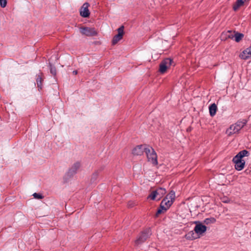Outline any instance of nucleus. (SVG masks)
Wrapping results in <instances>:
<instances>
[{"label":"nucleus","mask_w":251,"mask_h":251,"mask_svg":"<svg viewBox=\"0 0 251 251\" xmlns=\"http://www.w3.org/2000/svg\"><path fill=\"white\" fill-rule=\"evenodd\" d=\"M233 9L235 10V5H233Z\"/></svg>","instance_id":"nucleus-29"},{"label":"nucleus","mask_w":251,"mask_h":251,"mask_svg":"<svg viewBox=\"0 0 251 251\" xmlns=\"http://www.w3.org/2000/svg\"><path fill=\"white\" fill-rule=\"evenodd\" d=\"M250 0H237L236 1V9L248 2Z\"/></svg>","instance_id":"nucleus-20"},{"label":"nucleus","mask_w":251,"mask_h":251,"mask_svg":"<svg viewBox=\"0 0 251 251\" xmlns=\"http://www.w3.org/2000/svg\"><path fill=\"white\" fill-rule=\"evenodd\" d=\"M124 26H121L117 29L118 34L115 35L112 39V44L115 45L122 38L124 34Z\"/></svg>","instance_id":"nucleus-7"},{"label":"nucleus","mask_w":251,"mask_h":251,"mask_svg":"<svg viewBox=\"0 0 251 251\" xmlns=\"http://www.w3.org/2000/svg\"><path fill=\"white\" fill-rule=\"evenodd\" d=\"M89 4L87 2L84 3L80 9V15L86 18L90 15V12L88 9Z\"/></svg>","instance_id":"nucleus-9"},{"label":"nucleus","mask_w":251,"mask_h":251,"mask_svg":"<svg viewBox=\"0 0 251 251\" xmlns=\"http://www.w3.org/2000/svg\"><path fill=\"white\" fill-rule=\"evenodd\" d=\"M217 110V106L215 103H212L209 106V114L211 116L215 115Z\"/></svg>","instance_id":"nucleus-16"},{"label":"nucleus","mask_w":251,"mask_h":251,"mask_svg":"<svg viewBox=\"0 0 251 251\" xmlns=\"http://www.w3.org/2000/svg\"><path fill=\"white\" fill-rule=\"evenodd\" d=\"M42 77L39 75L38 76V77L36 79V84H37L38 88L39 89H42Z\"/></svg>","instance_id":"nucleus-22"},{"label":"nucleus","mask_w":251,"mask_h":251,"mask_svg":"<svg viewBox=\"0 0 251 251\" xmlns=\"http://www.w3.org/2000/svg\"><path fill=\"white\" fill-rule=\"evenodd\" d=\"M232 161L234 162V163H235V156H234L233 159H232Z\"/></svg>","instance_id":"nucleus-28"},{"label":"nucleus","mask_w":251,"mask_h":251,"mask_svg":"<svg viewBox=\"0 0 251 251\" xmlns=\"http://www.w3.org/2000/svg\"><path fill=\"white\" fill-rule=\"evenodd\" d=\"M145 153L149 162L154 165L157 164V155L152 148H147L146 149Z\"/></svg>","instance_id":"nucleus-3"},{"label":"nucleus","mask_w":251,"mask_h":251,"mask_svg":"<svg viewBox=\"0 0 251 251\" xmlns=\"http://www.w3.org/2000/svg\"><path fill=\"white\" fill-rule=\"evenodd\" d=\"M33 196L35 199L38 200H41L43 198V195L39 193H35L33 194Z\"/></svg>","instance_id":"nucleus-24"},{"label":"nucleus","mask_w":251,"mask_h":251,"mask_svg":"<svg viewBox=\"0 0 251 251\" xmlns=\"http://www.w3.org/2000/svg\"><path fill=\"white\" fill-rule=\"evenodd\" d=\"M235 36V31H228L225 33H223L221 35V39L224 40L226 37L229 38H233Z\"/></svg>","instance_id":"nucleus-14"},{"label":"nucleus","mask_w":251,"mask_h":251,"mask_svg":"<svg viewBox=\"0 0 251 251\" xmlns=\"http://www.w3.org/2000/svg\"><path fill=\"white\" fill-rule=\"evenodd\" d=\"M172 60L170 58L164 59L160 64L159 71L161 73H164L167 69L170 68L172 64Z\"/></svg>","instance_id":"nucleus-5"},{"label":"nucleus","mask_w":251,"mask_h":251,"mask_svg":"<svg viewBox=\"0 0 251 251\" xmlns=\"http://www.w3.org/2000/svg\"><path fill=\"white\" fill-rule=\"evenodd\" d=\"M147 148L145 145L137 146L133 149L132 153L134 155H141L143 153L144 151H146Z\"/></svg>","instance_id":"nucleus-10"},{"label":"nucleus","mask_w":251,"mask_h":251,"mask_svg":"<svg viewBox=\"0 0 251 251\" xmlns=\"http://www.w3.org/2000/svg\"><path fill=\"white\" fill-rule=\"evenodd\" d=\"M246 160L238 161L236 160V171H241L245 166Z\"/></svg>","instance_id":"nucleus-17"},{"label":"nucleus","mask_w":251,"mask_h":251,"mask_svg":"<svg viewBox=\"0 0 251 251\" xmlns=\"http://www.w3.org/2000/svg\"><path fill=\"white\" fill-rule=\"evenodd\" d=\"M151 235V232L150 229H146L139 235L135 241L136 245H139L143 243L150 237Z\"/></svg>","instance_id":"nucleus-4"},{"label":"nucleus","mask_w":251,"mask_h":251,"mask_svg":"<svg viewBox=\"0 0 251 251\" xmlns=\"http://www.w3.org/2000/svg\"><path fill=\"white\" fill-rule=\"evenodd\" d=\"M196 225L194 228V231L200 237V235H202L206 231L207 228L206 226L200 222H196Z\"/></svg>","instance_id":"nucleus-8"},{"label":"nucleus","mask_w":251,"mask_h":251,"mask_svg":"<svg viewBox=\"0 0 251 251\" xmlns=\"http://www.w3.org/2000/svg\"><path fill=\"white\" fill-rule=\"evenodd\" d=\"M228 135H231L235 133V126L234 125H231L226 131Z\"/></svg>","instance_id":"nucleus-19"},{"label":"nucleus","mask_w":251,"mask_h":251,"mask_svg":"<svg viewBox=\"0 0 251 251\" xmlns=\"http://www.w3.org/2000/svg\"><path fill=\"white\" fill-rule=\"evenodd\" d=\"M175 198V192L171 191L161 201L160 208L157 211L156 215L158 216L169 209L174 202Z\"/></svg>","instance_id":"nucleus-1"},{"label":"nucleus","mask_w":251,"mask_h":251,"mask_svg":"<svg viewBox=\"0 0 251 251\" xmlns=\"http://www.w3.org/2000/svg\"><path fill=\"white\" fill-rule=\"evenodd\" d=\"M244 37V35L243 33L236 32V42H240Z\"/></svg>","instance_id":"nucleus-23"},{"label":"nucleus","mask_w":251,"mask_h":251,"mask_svg":"<svg viewBox=\"0 0 251 251\" xmlns=\"http://www.w3.org/2000/svg\"><path fill=\"white\" fill-rule=\"evenodd\" d=\"M249 154L250 153L248 151L242 150L236 154V160L238 161L245 160L244 157H248Z\"/></svg>","instance_id":"nucleus-13"},{"label":"nucleus","mask_w":251,"mask_h":251,"mask_svg":"<svg viewBox=\"0 0 251 251\" xmlns=\"http://www.w3.org/2000/svg\"><path fill=\"white\" fill-rule=\"evenodd\" d=\"M80 32L82 34L87 36H94L97 33L94 28L89 27L80 28Z\"/></svg>","instance_id":"nucleus-6"},{"label":"nucleus","mask_w":251,"mask_h":251,"mask_svg":"<svg viewBox=\"0 0 251 251\" xmlns=\"http://www.w3.org/2000/svg\"><path fill=\"white\" fill-rule=\"evenodd\" d=\"M73 74L75 75H76L77 74V71H74L73 72Z\"/></svg>","instance_id":"nucleus-27"},{"label":"nucleus","mask_w":251,"mask_h":251,"mask_svg":"<svg viewBox=\"0 0 251 251\" xmlns=\"http://www.w3.org/2000/svg\"><path fill=\"white\" fill-rule=\"evenodd\" d=\"M186 237L187 239L189 240H194L199 238V235H197L196 232L194 231H191L188 232L186 235Z\"/></svg>","instance_id":"nucleus-18"},{"label":"nucleus","mask_w":251,"mask_h":251,"mask_svg":"<svg viewBox=\"0 0 251 251\" xmlns=\"http://www.w3.org/2000/svg\"><path fill=\"white\" fill-rule=\"evenodd\" d=\"M216 222V219L214 218H209L205 219L203 223L206 225H208L210 224H213Z\"/></svg>","instance_id":"nucleus-21"},{"label":"nucleus","mask_w":251,"mask_h":251,"mask_svg":"<svg viewBox=\"0 0 251 251\" xmlns=\"http://www.w3.org/2000/svg\"><path fill=\"white\" fill-rule=\"evenodd\" d=\"M240 57L244 60L251 58V46L244 50L240 54Z\"/></svg>","instance_id":"nucleus-12"},{"label":"nucleus","mask_w":251,"mask_h":251,"mask_svg":"<svg viewBox=\"0 0 251 251\" xmlns=\"http://www.w3.org/2000/svg\"><path fill=\"white\" fill-rule=\"evenodd\" d=\"M81 164L79 162H77L75 163L71 168L69 169L68 173L70 176H73L76 174L77 171L80 168Z\"/></svg>","instance_id":"nucleus-11"},{"label":"nucleus","mask_w":251,"mask_h":251,"mask_svg":"<svg viewBox=\"0 0 251 251\" xmlns=\"http://www.w3.org/2000/svg\"><path fill=\"white\" fill-rule=\"evenodd\" d=\"M247 122L245 119L238 120L236 123V132L242 128L246 125Z\"/></svg>","instance_id":"nucleus-15"},{"label":"nucleus","mask_w":251,"mask_h":251,"mask_svg":"<svg viewBox=\"0 0 251 251\" xmlns=\"http://www.w3.org/2000/svg\"><path fill=\"white\" fill-rule=\"evenodd\" d=\"M7 5L6 0H0V5L1 7L4 8Z\"/></svg>","instance_id":"nucleus-25"},{"label":"nucleus","mask_w":251,"mask_h":251,"mask_svg":"<svg viewBox=\"0 0 251 251\" xmlns=\"http://www.w3.org/2000/svg\"><path fill=\"white\" fill-rule=\"evenodd\" d=\"M166 190L163 188H158L152 191L148 196V199L151 200L159 201L166 194Z\"/></svg>","instance_id":"nucleus-2"},{"label":"nucleus","mask_w":251,"mask_h":251,"mask_svg":"<svg viewBox=\"0 0 251 251\" xmlns=\"http://www.w3.org/2000/svg\"><path fill=\"white\" fill-rule=\"evenodd\" d=\"M50 72L53 75H56V69L54 67L50 66Z\"/></svg>","instance_id":"nucleus-26"}]
</instances>
